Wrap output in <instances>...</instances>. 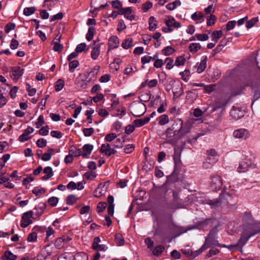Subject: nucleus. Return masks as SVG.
<instances>
[{"instance_id": "2f4dec72", "label": "nucleus", "mask_w": 260, "mask_h": 260, "mask_svg": "<svg viewBox=\"0 0 260 260\" xmlns=\"http://www.w3.org/2000/svg\"><path fill=\"white\" fill-rule=\"evenodd\" d=\"M149 29L150 31H154L156 28V21L153 16H151L149 18Z\"/></svg>"}, {"instance_id": "680f3d73", "label": "nucleus", "mask_w": 260, "mask_h": 260, "mask_svg": "<svg viewBox=\"0 0 260 260\" xmlns=\"http://www.w3.org/2000/svg\"><path fill=\"white\" fill-rule=\"evenodd\" d=\"M151 61H153V56L145 55L141 58V62L143 64L149 63Z\"/></svg>"}, {"instance_id": "13d9d810", "label": "nucleus", "mask_w": 260, "mask_h": 260, "mask_svg": "<svg viewBox=\"0 0 260 260\" xmlns=\"http://www.w3.org/2000/svg\"><path fill=\"white\" fill-rule=\"evenodd\" d=\"M174 60L170 57H167L165 59V63H166V69L170 70L173 68Z\"/></svg>"}, {"instance_id": "dca6fc26", "label": "nucleus", "mask_w": 260, "mask_h": 260, "mask_svg": "<svg viewBox=\"0 0 260 260\" xmlns=\"http://www.w3.org/2000/svg\"><path fill=\"white\" fill-rule=\"evenodd\" d=\"M119 44V39L117 36H112L109 39L108 50L118 47Z\"/></svg>"}, {"instance_id": "b1692460", "label": "nucleus", "mask_w": 260, "mask_h": 260, "mask_svg": "<svg viewBox=\"0 0 260 260\" xmlns=\"http://www.w3.org/2000/svg\"><path fill=\"white\" fill-rule=\"evenodd\" d=\"M17 258V256L9 250L5 251L4 255L2 256V259L3 260H16Z\"/></svg>"}, {"instance_id": "1a4fd4ad", "label": "nucleus", "mask_w": 260, "mask_h": 260, "mask_svg": "<svg viewBox=\"0 0 260 260\" xmlns=\"http://www.w3.org/2000/svg\"><path fill=\"white\" fill-rule=\"evenodd\" d=\"M132 9L131 7L123 8L118 11V14L124 15V17L129 20H133L135 18V15L132 14Z\"/></svg>"}, {"instance_id": "c03bdc74", "label": "nucleus", "mask_w": 260, "mask_h": 260, "mask_svg": "<svg viewBox=\"0 0 260 260\" xmlns=\"http://www.w3.org/2000/svg\"><path fill=\"white\" fill-rule=\"evenodd\" d=\"M75 260H87L88 256L84 252H79L74 256Z\"/></svg>"}, {"instance_id": "39448f33", "label": "nucleus", "mask_w": 260, "mask_h": 260, "mask_svg": "<svg viewBox=\"0 0 260 260\" xmlns=\"http://www.w3.org/2000/svg\"><path fill=\"white\" fill-rule=\"evenodd\" d=\"M32 215V211H28L23 213L20 221V226L22 228H25L32 223V220L31 219Z\"/></svg>"}, {"instance_id": "f704fd0d", "label": "nucleus", "mask_w": 260, "mask_h": 260, "mask_svg": "<svg viewBox=\"0 0 260 260\" xmlns=\"http://www.w3.org/2000/svg\"><path fill=\"white\" fill-rule=\"evenodd\" d=\"M69 71L71 73H73L75 71V69L78 67L79 64V62L77 60H73L69 61Z\"/></svg>"}, {"instance_id": "c85d7f7f", "label": "nucleus", "mask_w": 260, "mask_h": 260, "mask_svg": "<svg viewBox=\"0 0 260 260\" xmlns=\"http://www.w3.org/2000/svg\"><path fill=\"white\" fill-rule=\"evenodd\" d=\"M133 40L131 38L125 39L121 44V46L125 49H127L133 46Z\"/></svg>"}, {"instance_id": "79ce46f5", "label": "nucleus", "mask_w": 260, "mask_h": 260, "mask_svg": "<svg viewBox=\"0 0 260 260\" xmlns=\"http://www.w3.org/2000/svg\"><path fill=\"white\" fill-rule=\"evenodd\" d=\"M64 86V82L62 79H58L55 85V91L58 92L60 91Z\"/></svg>"}, {"instance_id": "7c9ffc66", "label": "nucleus", "mask_w": 260, "mask_h": 260, "mask_svg": "<svg viewBox=\"0 0 260 260\" xmlns=\"http://www.w3.org/2000/svg\"><path fill=\"white\" fill-rule=\"evenodd\" d=\"M95 34V28L93 27H89L88 29V32L86 35V40L88 41H90L91 40H92Z\"/></svg>"}, {"instance_id": "a19ab883", "label": "nucleus", "mask_w": 260, "mask_h": 260, "mask_svg": "<svg viewBox=\"0 0 260 260\" xmlns=\"http://www.w3.org/2000/svg\"><path fill=\"white\" fill-rule=\"evenodd\" d=\"M191 18L193 20H202V21L204 20V15L201 12H195L193 13L191 15Z\"/></svg>"}, {"instance_id": "9b49d317", "label": "nucleus", "mask_w": 260, "mask_h": 260, "mask_svg": "<svg viewBox=\"0 0 260 260\" xmlns=\"http://www.w3.org/2000/svg\"><path fill=\"white\" fill-rule=\"evenodd\" d=\"M34 131V129L28 126L27 128L24 130L23 133L19 137V140L21 142L26 141L29 139V135L32 133Z\"/></svg>"}, {"instance_id": "6e6552de", "label": "nucleus", "mask_w": 260, "mask_h": 260, "mask_svg": "<svg viewBox=\"0 0 260 260\" xmlns=\"http://www.w3.org/2000/svg\"><path fill=\"white\" fill-rule=\"evenodd\" d=\"M24 70L19 66L11 68L10 76L13 80L17 81L23 74Z\"/></svg>"}, {"instance_id": "7ed1b4c3", "label": "nucleus", "mask_w": 260, "mask_h": 260, "mask_svg": "<svg viewBox=\"0 0 260 260\" xmlns=\"http://www.w3.org/2000/svg\"><path fill=\"white\" fill-rule=\"evenodd\" d=\"M165 22L167 28H163L162 30L165 32L172 31L175 28H178L181 27V24L175 20L172 16H168L165 20Z\"/></svg>"}, {"instance_id": "6ab92c4d", "label": "nucleus", "mask_w": 260, "mask_h": 260, "mask_svg": "<svg viewBox=\"0 0 260 260\" xmlns=\"http://www.w3.org/2000/svg\"><path fill=\"white\" fill-rule=\"evenodd\" d=\"M251 165L250 162L248 161H242L240 163L237 168V171L239 173H245L248 170Z\"/></svg>"}, {"instance_id": "9d476101", "label": "nucleus", "mask_w": 260, "mask_h": 260, "mask_svg": "<svg viewBox=\"0 0 260 260\" xmlns=\"http://www.w3.org/2000/svg\"><path fill=\"white\" fill-rule=\"evenodd\" d=\"M100 152L105 153L107 156H110L116 153V150L112 148L109 143L103 144L100 150Z\"/></svg>"}, {"instance_id": "58836bf2", "label": "nucleus", "mask_w": 260, "mask_h": 260, "mask_svg": "<svg viewBox=\"0 0 260 260\" xmlns=\"http://www.w3.org/2000/svg\"><path fill=\"white\" fill-rule=\"evenodd\" d=\"M175 51V50L173 47L167 46L162 50V53L166 56H169L172 54Z\"/></svg>"}, {"instance_id": "20e7f679", "label": "nucleus", "mask_w": 260, "mask_h": 260, "mask_svg": "<svg viewBox=\"0 0 260 260\" xmlns=\"http://www.w3.org/2000/svg\"><path fill=\"white\" fill-rule=\"evenodd\" d=\"M210 187L211 189L215 191L219 190L222 185V179L221 177L217 175L211 176Z\"/></svg>"}, {"instance_id": "473e14b6", "label": "nucleus", "mask_w": 260, "mask_h": 260, "mask_svg": "<svg viewBox=\"0 0 260 260\" xmlns=\"http://www.w3.org/2000/svg\"><path fill=\"white\" fill-rule=\"evenodd\" d=\"M59 39H55L53 40V43L54 44L53 49L56 52H61L63 49V46L59 43Z\"/></svg>"}, {"instance_id": "f8f14e48", "label": "nucleus", "mask_w": 260, "mask_h": 260, "mask_svg": "<svg viewBox=\"0 0 260 260\" xmlns=\"http://www.w3.org/2000/svg\"><path fill=\"white\" fill-rule=\"evenodd\" d=\"M100 67L98 65L95 66L92 70L89 73L87 77V82H93L96 80V75L98 74Z\"/></svg>"}, {"instance_id": "0eeeda50", "label": "nucleus", "mask_w": 260, "mask_h": 260, "mask_svg": "<svg viewBox=\"0 0 260 260\" xmlns=\"http://www.w3.org/2000/svg\"><path fill=\"white\" fill-rule=\"evenodd\" d=\"M230 197V194L226 192L225 191H222L220 194L219 198L214 200H210L208 204L211 206V208H216L218 205H220L222 203V200H226Z\"/></svg>"}, {"instance_id": "393cba45", "label": "nucleus", "mask_w": 260, "mask_h": 260, "mask_svg": "<svg viewBox=\"0 0 260 260\" xmlns=\"http://www.w3.org/2000/svg\"><path fill=\"white\" fill-rule=\"evenodd\" d=\"M46 207V205L44 203H40L38 206L35 208V210H37L36 215L37 216H41L44 212Z\"/></svg>"}, {"instance_id": "4468645a", "label": "nucleus", "mask_w": 260, "mask_h": 260, "mask_svg": "<svg viewBox=\"0 0 260 260\" xmlns=\"http://www.w3.org/2000/svg\"><path fill=\"white\" fill-rule=\"evenodd\" d=\"M174 98H179L184 93L182 85L181 83H177L173 88Z\"/></svg>"}, {"instance_id": "3c124183", "label": "nucleus", "mask_w": 260, "mask_h": 260, "mask_svg": "<svg viewBox=\"0 0 260 260\" xmlns=\"http://www.w3.org/2000/svg\"><path fill=\"white\" fill-rule=\"evenodd\" d=\"M164 249H165L164 246H163L162 245H158L154 248V249L153 251V254L154 255L158 256V255H160L164 251Z\"/></svg>"}, {"instance_id": "4d7b16f0", "label": "nucleus", "mask_w": 260, "mask_h": 260, "mask_svg": "<svg viewBox=\"0 0 260 260\" xmlns=\"http://www.w3.org/2000/svg\"><path fill=\"white\" fill-rule=\"evenodd\" d=\"M58 202V198L55 197H52L48 199V204L52 206H55Z\"/></svg>"}, {"instance_id": "2eb2a0df", "label": "nucleus", "mask_w": 260, "mask_h": 260, "mask_svg": "<svg viewBox=\"0 0 260 260\" xmlns=\"http://www.w3.org/2000/svg\"><path fill=\"white\" fill-rule=\"evenodd\" d=\"M93 148V146L91 144H85L81 149L82 151V156L84 158H89Z\"/></svg>"}, {"instance_id": "a211bd4d", "label": "nucleus", "mask_w": 260, "mask_h": 260, "mask_svg": "<svg viewBox=\"0 0 260 260\" xmlns=\"http://www.w3.org/2000/svg\"><path fill=\"white\" fill-rule=\"evenodd\" d=\"M103 43H99L95 46H91L92 48L91 52V57L92 59L95 60L98 58L100 54L101 46Z\"/></svg>"}, {"instance_id": "72a5a7b5", "label": "nucleus", "mask_w": 260, "mask_h": 260, "mask_svg": "<svg viewBox=\"0 0 260 260\" xmlns=\"http://www.w3.org/2000/svg\"><path fill=\"white\" fill-rule=\"evenodd\" d=\"M78 198L74 194L69 195L66 198V204L69 205H72L76 202Z\"/></svg>"}, {"instance_id": "e2e57ef3", "label": "nucleus", "mask_w": 260, "mask_h": 260, "mask_svg": "<svg viewBox=\"0 0 260 260\" xmlns=\"http://www.w3.org/2000/svg\"><path fill=\"white\" fill-rule=\"evenodd\" d=\"M216 22V17L213 15H211L207 20V25L208 26H211L215 24Z\"/></svg>"}, {"instance_id": "f03ea898", "label": "nucleus", "mask_w": 260, "mask_h": 260, "mask_svg": "<svg viewBox=\"0 0 260 260\" xmlns=\"http://www.w3.org/2000/svg\"><path fill=\"white\" fill-rule=\"evenodd\" d=\"M131 113L135 117L143 115L146 111L144 104L141 102H134L131 105Z\"/></svg>"}, {"instance_id": "cd10ccee", "label": "nucleus", "mask_w": 260, "mask_h": 260, "mask_svg": "<svg viewBox=\"0 0 260 260\" xmlns=\"http://www.w3.org/2000/svg\"><path fill=\"white\" fill-rule=\"evenodd\" d=\"M157 120L160 125H164L169 122V118L167 115L162 114L158 117Z\"/></svg>"}, {"instance_id": "c756f323", "label": "nucleus", "mask_w": 260, "mask_h": 260, "mask_svg": "<svg viewBox=\"0 0 260 260\" xmlns=\"http://www.w3.org/2000/svg\"><path fill=\"white\" fill-rule=\"evenodd\" d=\"M72 156L78 157L79 156H82V151L81 149H77L75 146H72L69 151Z\"/></svg>"}, {"instance_id": "37998d69", "label": "nucleus", "mask_w": 260, "mask_h": 260, "mask_svg": "<svg viewBox=\"0 0 260 260\" xmlns=\"http://www.w3.org/2000/svg\"><path fill=\"white\" fill-rule=\"evenodd\" d=\"M115 240L116 244L119 246L123 245L124 242V238L120 234H116L115 235Z\"/></svg>"}, {"instance_id": "f257e3e1", "label": "nucleus", "mask_w": 260, "mask_h": 260, "mask_svg": "<svg viewBox=\"0 0 260 260\" xmlns=\"http://www.w3.org/2000/svg\"><path fill=\"white\" fill-rule=\"evenodd\" d=\"M217 230L215 229L211 230L205 238V241L204 245L208 249L211 246H216L218 247H225V245L220 244L216 238Z\"/></svg>"}, {"instance_id": "bb28decb", "label": "nucleus", "mask_w": 260, "mask_h": 260, "mask_svg": "<svg viewBox=\"0 0 260 260\" xmlns=\"http://www.w3.org/2000/svg\"><path fill=\"white\" fill-rule=\"evenodd\" d=\"M153 61L154 62V67L156 68H160L164 64V61L162 59L158 58V54L155 53L153 56Z\"/></svg>"}, {"instance_id": "423d86ee", "label": "nucleus", "mask_w": 260, "mask_h": 260, "mask_svg": "<svg viewBox=\"0 0 260 260\" xmlns=\"http://www.w3.org/2000/svg\"><path fill=\"white\" fill-rule=\"evenodd\" d=\"M233 135L235 138L245 140L249 137L250 133L245 128H239L235 130Z\"/></svg>"}, {"instance_id": "e433bc0d", "label": "nucleus", "mask_w": 260, "mask_h": 260, "mask_svg": "<svg viewBox=\"0 0 260 260\" xmlns=\"http://www.w3.org/2000/svg\"><path fill=\"white\" fill-rule=\"evenodd\" d=\"M211 220L210 218H207L204 220L198 221L197 223V225L200 229H203L207 228L209 224V222Z\"/></svg>"}, {"instance_id": "5701e85b", "label": "nucleus", "mask_w": 260, "mask_h": 260, "mask_svg": "<svg viewBox=\"0 0 260 260\" xmlns=\"http://www.w3.org/2000/svg\"><path fill=\"white\" fill-rule=\"evenodd\" d=\"M43 173L45 174V176L42 177V180H47L52 177L53 175L52 169L50 167H46L43 170Z\"/></svg>"}, {"instance_id": "4c0bfd02", "label": "nucleus", "mask_w": 260, "mask_h": 260, "mask_svg": "<svg viewBox=\"0 0 260 260\" xmlns=\"http://www.w3.org/2000/svg\"><path fill=\"white\" fill-rule=\"evenodd\" d=\"M206 249L207 248L205 247V245H203L199 249L194 251H191L190 256H192L194 257H197Z\"/></svg>"}, {"instance_id": "864d4df0", "label": "nucleus", "mask_w": 260, "mask_h": 260, "mask_svg": "<svg viewBox=\"0 0 260 260\" xmlns=\"http://www.w3.org/2000/svg\"><path fill=\"white\" fill-rule=\"evenodd\" d=\"M65 240V237L58 238L55 242V246L58 248H60L63 246L62 243H64Z\"/></svg>"}, {"instance_id": "69168bd1", "label": "nucleus", "mask_w": 260, "mask_h": 260, "mask_svg": "<svg viewBox=\"0 0 260 260\" xmlns=\"http://www.w3.org/2000/svg\"><path fill=\"white\" fill-rule=\"evenodd\" d=\"M107 206V204L105 202H100L98 204L96 207V211L98 212H103Z\"/></svg>"}, {"instance_id": "49530a36", "label": "nucleus", "mask_w": 260, "mask_h": 260, "mask_svg": "<svg viewBox=\"0 0 260 260\" xmlns=\"http://www.w3.org/2000/svg\"><path fill=\"white\" fill-rule=\"evenodd\" d=\"M258 21V18L253 17L249 21H248L246 24V27L249 29L252 27L255 23H256Z\"/></svg>"}, {"instance_id": "a18cd8bd", "label": "nucleus", "mask_w": 260, "mask_h": 260, "mask_svg": "<svg viewBox=\"0 0 260 260\" xmlns=\"http://www.w3.org/2000/svg\"><path fill=\"white\" fill-rule=\"evenodd\" d=\"M36 9L35 7H26L23 10V14L25 16H30L34 14Z\"/></svg>"}, {"instance_id": "c9c22d12", "label": "nucleus", "mask_w": 260, "mask_h": 260, "mask_svg": "<svg viewBox=\"0 0 260 260\" xmlns=\"http://www.w3.org/2000/svg\"><path fill=\"white\" fill-rule=\"evenodd\" d=\"M32 192L34 194H35L36 196L39 197L40 196L46 192V189L41 187L37 186L35 187Z\"/></svg>"}, {"instance_id": "a878e982", "label": "nucleus", "mask_w": 260, "mask_h": 260, "mask_svg": "<svg viewBox=\"0 0 260 260\" xmlns=\"http://www.w3.org/2000/svg\"><path fill=\"white\" fill-rule=\"evenodd\" d=\"M90 82H87V78L85 80L77 79L75 81V84L78 87H80L81 89H86L88 87V84Z\"/></svg>"}, {"instance_id": "bf43d9fd", "label": "nucleus", "mask_w": 260, "mask_h": 260, "mask_svg": "<svg viewBox=\"0 0 260 260\" xmlns=\"http://www.w3.org/2000/svg\"><path fill=\"white\" fill-rule=\"evenodd\" d=\"M112 6L116 9H118L119 10L120 9H122V4L121 2L119 0H115L113 1L111 3Z\"/></svg>"}, {"instance_id": "f3484780", "label": "nucleus", "mask_w": 260, "mask_h": 260, "mask_svg": "<svg viewBox=\"0 0 260 260\" xmlns=\"http://www.w3.org/2000/svg\"><path fill=\"white\" fill-rule=\"evenodd\" d=\"M230 115L235 119H238L243 116L242 111L239 107L233 106L230 112Z\"/></svg>"}, {"instance_id": "6e6d98bb", "label": "nucleus", "mask_w": 260, "mask_h": 260, "mask_svg": "<svg viewBox=\"0 0 260 260\" xmlns=\"http://www.w3.org/2000/svg\"><path fill=\"white\" fill-rule=\"evenodd\" d=\"M219 252V250L216 248H212L207 253L206 257L207 258L210 257Z\"/></svg>"}, {"instance_id": "603ef678", "label": "nucleus", "mask_w": 260, "mask_h": 260, "mask_svg": "<svg viewBox=\"0 0 260 260\" xmlns=\"http://www.w3.org/2000/svg\"><path fill=\"white\" fill-rule=\"evenodd\" d=\"M82 132L84 136L85 137H90L91 136L94 132V130L93 128H84L82 129Z\"/></svg>"}, {"instance_id": "0e129e2a", "label": "nucleus", "mask_w": 260, "mask_h": 260, "mask_svg": "<svg viewBox=\"0 0 260 260\" xmlns=\"http://www.w3.org/2000/svg\"><path fill=\"white\" fill-rule=\"evenodd\" d=\"M117 137V135L115 133H110L107 134L105 138V140L106 142H111L114 140Z\"/></svg>"}, {"instance_id": "09e8293b", "label": "nucleus", "mask_w": 260, "mask_h": 260, "mask_svg": "<svg viewBox=\"0 0 260 260\" xmlns=\"http://www.w3.org/2000/svg\"><path fill=\"white\" fill-rule=\"evenodd\" d=\"M124 142V139L123 138H117L114 142L113 146L116 148H121L123 146V143Z\"/></svg>"}, {"instance_id": "052dcab7", "label": "nucleus", "mask_w": 260, "mask_h": 260, "mask_svg": "<svg viewBox=\"0 0 260 260\" xmlns=\"http://www.w3.org/2000/svg\"><path fill=\"white\" fill-rule=\"evenodd\" d=\"M47 143V142L46 140H45L43 138H41V139H38L37 141L36 145H37V146L38 147L43 148L46 146Z\"/></svg>"}, {"instance_id": "8fccbe9b", "label": "nucleus", "mask_w": 260, "mask_h": 260, "mask_svg": "<svg viewBox=\"0 0 260 260\" xmlns=\"http://www.w3.org/2000/svg\"><path fill=\"white\" fill-rule=\"evenodd\" d=\"M83 177L87 180H92L96 177V175L94 172L89 171L84 174Z\"/></svg>"}, {"instance_id": "338daca9", "label": "nucleus", "mask_w": 260, "mask_h": 260, "mask_svg": "<svg viewBox=\"0 0 260 260\" xmlns=\"http://www.w3.org/2000/svg\"><path fill=\"white\" fill-rule=\"evenodd\" d=\"M236 24V21L235 20H232L229 21L226 25L225 29L226 31H229L233 29Z\"/></svg>"}, {"instance_id": "de8ad7c7", "label": "nucleus", "mask_w": 260, "mask_h": 260, "mask_svg": "<svg viewBox=\"0 0 260 260\" xmlns=\"http://www.w3.org/2000/svg\"><path fill=\"white\" fill-rule=\"evenodd\" d=\"M222 36V31L221 30H215L212 33V41L217 42L218 40Z\"/></svg>"}, {"instance_id": "412c9836", "label": "nucleus", "mask_w": 260, "mask_h": 260, "mask_svg": "<svg viewBox=\"0 0 260 260\" xmlns=\"http://www.w3.org/2000/svg\"><path fill=\"white\" fill-rule=\"evenodd\" d=\"M182 123H183V121L181 119L177 118L174 120L172 125L169 127L168 131H176L178 133L180 128L182 127Z\"/></svg>"}, {"instance_id": "aec40b11", "label": "nucleus", "mask_w": 260, "mask_h": 260, "mask_svg": "<svg viewBox=\"0 0 260 260\" xmlns=\"http://www.w3.org/2000/svg\"><path fill=\"white\" fill-rule=\"evenodd\" d=\"M191 129V125L189 123H185L184 124L182 123V127L180 128L178 134L180 136H183L190 132Z\"/></svg>"}, {"instance_id": "4be33fe9", "label": "nucleus", "mask_w": 260, "mask_h": 260, "mask_svg": "<svg viewBox=\"0 0 260 260\" xmlns=\"http://www.w3.org/2000/svg\"><path fill=\"white\" fill-rule=\"evenodd\" d=\"M150 118L149 117H144L142 118L137 119L133 121V124L135 125V127H141L150 121Z\"/></svg>"}, {"instance_id": "ddd939ff", "label": "nucleus", "mask_w": 260, "mask_h": 260, "mask_svg": "<svg viewBox=\"0 0 260 260\" xmlns=\"http://www.w3.org/2000/svg\"><path fill=\"white\" fill-rule=\"evenodd\" d=\"M207 57L206 56H203L202 60L200 62H198L196 64V68H197V71L198 73H202L207 66Z\"/></svg>"}, {"instance_id": "774afa93", "label": "nucleus", "mask_w": 260, "mask_h": 260, "mask_svg": "<svg viewBox=\"0 0 260 260\" xmlns=\"http://www.w3.org/2000/svg\"><path fill=\"white\" fill-rule=\"evenodd\" d=\"M112 127L117 132H120L122 129V123L119 121H116L113 124Z\"/></svg>"}, {"instance_id": "5fc2aeb1", "label": "nucleus", "mask_w": 260, "mask_h": 260, "mask_svg": "<svg viewBox=\"0 0 260 260\" xmlns=\"http://www.w3.org/2000/svg\"><path fill=\"white\" fill-rule=\"evenodd\" d=\"M185 61V59L184 57V56H179L178 57H177V58L175 60V64L176 66H182L184 64Z\"/></svg>"}, {"instance_id": "ea45409f", "label": "nucleus", "mask_w": 260, "mask_h": 260, "mask_svg": "<svg viewBox=\"0 0 260 260\" xmlns=\"http://www.w3.org/2000/svg\"><path fill=\"white\" fill-rule=\"evenodd\" d=\"M201 48V46L199 43H191L189 45V48L191 52L195 53L199 51Z\"/></svg>"}]
</instances>
